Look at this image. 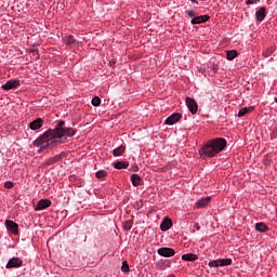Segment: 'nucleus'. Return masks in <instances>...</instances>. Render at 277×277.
<instances>
[{
	"mask_svg": "<svg viewBox=\"0 0 277 277\" xmlns=\"http://www.w3.org/2000/svg\"><path fill=\"white\" fill-rule=\"evenodd\" d=\"M64 124L66 122L64 120L58 121L55 129H50L45 131L41 136L34 141V146L40 147L39 151L47 150V148H55L57 144H60V140L55 138L58 131L64 130Z\"/></svg>",
	"mask_w": 277,
	"mask_h": 277,
	"instance_id": "f257e3e1",
	"label": "nucleus"
},
{
	"mask_svg": "<svg viewBox=\"0 0 277 277\" xmlns=\"http://www.w3.org/2000/svg\"><path fill=\"white\" fill-rule=\"evenodd\" d=\"M226 148V141L224 138H213L208 141L202 148L199 149V155L202 159L215 157Z\"/></svg>",
	"mask_w": 277,
	"mask_h": 277,
	"instance_id": "f03ea898",
	"label": "nucleus"
},
{
	"mask_svg": "<svg viewBox=\"0 0 277 277\" xmlns=\"http://www.w3.org/2000/svg\"><path fill=\"white\" fill-rule=\"evenodd\" d=\"M72 135H75V130L72 128H64L56 133V135L54 136V140H58V144H62V138L64 136L72 137Z\"/></svg>",
	"mask_w": 277,
	"mask_h": 277,
	"instance_id": "7ed1b4c3",
	"label": "nucleus"
},
{
	"mask_svg": "<svg viewBox=\"0 0 277 277\" xmlns=\"http://www.w3.org/2000/svg\"><path fill=\"white\" fill-rule=\"evenodd\" d=\"M186 105L190 111V114H198V103L195 102L192 97H186Z\"/></svg>",
	"mask_w": 277,
	"mask_h": 277,
	"instance_id": "20e7f679",
	"label": "nucleus"
},
{
	"mask_svg": "<svg viewBox=\"0 0 277 277\" xmlns=\"http://www.w3.org/2000/svg\"><path fill=\"white\" fill-rule=\"evenodd\" d=\"M52 202L49 199H41L38 201L37 206L35 207V211H44V209H49Z\"/></svg>",
	"mask_w": 277,
	"mask_h": 277,
	"instance_id": "39448f33",
	"label": "nucleus"
},
{
	"mask_svg": "<svg viewBox=\"0 0 277 277\" xmlns=\"http://www.w3.org/2000/svg\"><path fill=\"white\" fill-rule=\"evenodd\" d=\"M181 118H183V115H181L180 113H174L166 119V124L172 127V124H176V122H179Z\"/></svg>",
	"mask_w": 277,
	"mask_h": 277,
	"instance_id": "423d86ee",
	"label": "nucleus"
},
{
	"mask_svg": "<svg viewBox=\"0 0 277 277\" xmlns=\"http://www.w3.org/2000/svg\"><path fill=\"white\" fill-rule=\"evenodd\" d=\"M158 254L160 255V256H164V258H170V256H174V254H175V251H174V249H172V248H168V247H163V248H159L158 249Z\"/></svg>",
	"mask_w": 277,
	"mask_h": 277,
	"instance_id": "0eeeda50",
	"label": "nucleus"
},
{
	"mask_svg": "<svg viewBox=\"0 0 277 277\" xmlns=\"http://www.w3.org/2000/svg\"><path fill=\"white\" fill-rule=\"evenodd\" d=\"M22 266H23V260L18 258H12L11 260H9L5 267L6 269H12L14 267H22Z\"/></svg>",
	"mask_w": 277,
	"mask_h": 277,
	"instance_id": "6e6552de",
	"label": "nucleus"
},
{
	"mask_svg": "<svg viewBox=\"0 0 277 277\" xmlns=\"http://www.w3.org/2000/svg\"><path fill=\"white\" fill-rule=\"evenodd\" d=\"M5 226L10 233L13 235H18V224H16L14 221L6 220Z\"/></svg>",
	"mask_w": 277,
	"mask_h": 277,
	"instance_id": "1a4fd4ad",
	"label": "nucleus"
},
{
	"mask_svg": "<svg viewBox=\"0 0 277 277\" xmlns=\"http://www.w3.org/2000/svg\"><path fill=\"white\" fill-rule=\"evenodd\" d=\"M21 85L19 80H9L5 84L2 85V90H15V88H18Z\"/></svg>",
	"mask_w": 277,
	"mask_h": 277,
	"instance_id": "9d476101",
	"label": "nucleus"
},
{
	"mask_svg": "<svg viewBox=\"0 0 277 277\" xmlns=\"http://www.w3.org/2000/svg\"><path fill=\"white\" fill-rule=\"evenodd\" d=\"M42 124H44V120L42 118H38L30 122L29 129H31V131H38V129H42Z\"/></svg>",
	"mask_w": 277,
	"mask_h": 277,
	"instance_id": "9b49d317",
	"label": "nucleus"
},
{
	"mask_svg": "<svg viewBox=\"0 0 277 277\" xmlns=\"http://www.w3.org/2000/svg\"><path fill=\"white\" fill-rule=\"evenodd\" d=\"M131 181L134 187H140V185H144V180H142V177L137 173L131 175Z\"/></svg>",
	"mask_w": 277,
	"mask_h": 277,
	"instance_id": "f8f14e48",
	"label": "nucleus"
},
{
	"mask_svg": "<svg viewBox=\"0 0 277 277\" xmlns=\"http://www.w3.org/2000/svg\"><path fill=\"white\" fill-rule=\"evenodd\" d=\"M265 12H267V9H265V6H262L260 8L259 11H256L255 18L256 21H259V23H263V21H265V16H266Z\"/></svg>",
	"mask_w": 277,
	"mask_h": 277,
	"instance_id": "ddd939ff",
	"label": "nucleus"
},
{
	"mask_svg": "<svg viewBox=\"0 0 277 277\" xmlns=\"http://www.w3.org/2000/svg\"><path fill=\"white\" fill-rule=\"evenodd\" d=\"M209 18H211L209 15H200V16L194 17L190 23L192 25H200L201 23H207Z\"/></svg>",
	"mask_w": 277,
	"mask_h": 277,
	"instance_id": "4468645a",
	"label": "nucleus"
},
{
	"mask_svg": "<svg viewBox=\"0 0 277 277\" xmlns=\"http://www.w3.org/2000/svg\"><path fill=\"white\" fill-rule=\"evenodd\" d=\"M170 228H172V220L164 219L160 225V229L166 232V230H170Z\"/></svg>",
	"mask_w": 277,
	"mask_h": 277,
	"instance_id": "2eb2a0df",
	"label": "nucleus"
},
{
	"mask_svg": "<svg viewBox=\"0 0 277 277\" xmlns=\"http://www.w3.org/2000/svg\"><path fill=\"white\" fill-rule=\"evenodd\" d=\"M124 150H127V146L120 145L113 150V155L114 157H120L121 155H124Z\"/></svg>",
	"mask_w": 277,
	"mask_h": 277,
	"instance_id": "dca6fc26",
	"label": "nucleus"
},
{
	"mask_svg": "<svg viewBox=\"0 0 277 277\" xmlns=\"http://www.w3.org/2000/svg\"><path fill=\"white\" fill-rule=\"evenodd\" d=\"M211 202V197L201 198L196 202L198 209H202V207H207Z\"/></svg>",
	"mask_w": 277,
	"mask_h": 277,
	"instance_id": "f3484780",
	"label": "nucleus"
},
{
	"mask_svg": "<svg viewBox=\"0 0 277 277\" xmlns=\"http://www.w3.org/2000/svg\"><path fill=\"white\" fill-rule=\"evenodd\" d=\"M58 161H62V155H56L52 158H49L45 161V166H53L54 163H57Z\"/></svg>",
	"mask_w": 277,
	"mask_h": 277,
	"instance_id": "a211bd4d",
	"label": "nucleus"
},
{
	"mask_svg": "<svg viewBox=\"0 0 277 277\" xmlns=\"http://www.w3.org/2000/svg\"><path fill=\"white\" fill-rule=\"evenodd\" d=\"M255 230H258L259 233H267V230H269V227L265 223H256Z\"/></svg>",
	"mask_w": 277,
	"mask_h": 277,
	"instance_id": "6ab92c4d",
	"label": "nucleus"
},
{
	"mask_svg": "<svg viewBox=\"0 0 277 277\" xmlns=\"http://www.w3.org/2000/svg\"><path fill=\"white\" fill-rule=\"evenodd\" d=\"M182 261H189V262L198 261V255L194 253H186L182 255Z\"/></svg>",
	"mask_w": 277,
	"mask_h": 277,
	"instance_id": "aec40b11",
	"label": "nucleus"
},
{
	"mask_svg": "<svg viewBox=\"0 0 277 277\" xmlns=\"http://www.w3.org/2000/svg\"><path fill=\"white\" fill-rule=\"evenodd\" d=\"M251 111H254V107L253 106L243 107V108H241L239 110L238 118H241L242 116H246V114H250Z\"/></svg>",
	"mask_w": 277,
	"mask_h": 277,
	"instance_id": "412c9836",
	"label": "nucleus"
},
{
	"mask_svg": "<svg viewBox=\"0 0 277 277\" xmlns=\"http://www.w3.org/2000/svg\"><path fill=\"white\" fill-rule=\"evenodd\" d=\"M116 170H127L129 168V162L126 161H118L115 163Z\"/></svg>",
	"mask_w": 277,
	"mask_h": 277,
	"instance_id": "4be33fe9",
	"label": "nucleus"
},
{
	"mask_svg": "<svg viewBox=\"0 0 277 277\" xmlns=\"http://www.w3.org/2000/svg\"><path fill=\"white\" fill-rule=\"evenodd\" d=\"M221 267H226L227 265L233 264L232 259H219Z\"/></svg>",
	"mask_w": 277,
	"mask_h": 277,
	"instance_id": "5701e85b",
	"label": "nucleus"
},
{
	"mask_svg": "<svg viewBox=\"0 0 277 277\" xmlns=\"http://www.w3.org/2000/svg\"><path fill=\"white\" fill-rule=\"evenodd\" d=\"M235 57H237V51L235 50H230V51H227L226 53V58L230 62L233 60H235Z\"/></svg>",
	"mask_w": 277,
	"mask_h": 277,
	"instance_id": "b1692460",
	"label": "nucleus"
},
{
	"mask_svg": "<svg viewBox=\"0 0 277 277\" xmlns=\"http://www.w3.org/2000/svg\"><path fill=\"white\" fill-rule=\"evenodd\" d=\"M276 51V47H271L266 51L263 52L264 57H269Z\"/></svg>",
	"mask_w": 277,
	"mask_h": 277,
	"instance_id": "393cba45",
	"label": "nucleus"
},
{
	"mask_svg": "<svg viewBox=\"0 0 277 277\" xmlns=\"http://www.w3.org/2000/svg\"><path fill=\"white\" fill-rule=\"evenodd\" d=\"M96 179H105L107 176V171L105 170H100L95 173Z\"/></svg>",
	"mask_w": 277,
	"mask_h": 277,
	"instance_id": "a878e982",
	"label": "nucleus"
},
{
	"mask_svg": "<svg viewBox=\"0 0 277 277\" xmlns=\"http://www.w3.org/2000/svg\"><path fill=\"white\" fill-rule=\"evenodd\" d=\"M65 42L67 44H69V47H72V44H75V42H76L75 37L74 36H67L66 39H65Z\"/></svg>",
	"mask_w": 277,
	"mask_h": 277,
	"instance_id": "bb28decb",
	"label": "nucleus"
},
{
	"mask_svg": "<svg viewBox=\"0 0 277 277\" xmlns=\"http://www.w3.org/2000/svg\"><path fill=\"white\" fill-rule=\"evenodd\" d=\"M123 228L124 230H131V228H133V221H126L123 223Z\"/></svg>",
	"mask_w": 277,
	"mask_h": 277,
	"instance_id": "cd10ccee",
	"label": "nucleus"
},
{
	"mask_svg": "<svg viewBox=\"0 0 277 277\" xmlns=\"http://www.w3.org/2000/svg\"><path fill=\"white\" fill-rule=\"evenodd\" d=\"M91 103H92L93 107H98V105H101V97H98V96L93 97Z\"/></svg>",
	"mask_w": 277,
	"mask_h": 277,
	"instance_id": "c85d7f7f",
	"label": "nucleus"
},
{
	"mask_svg": "<svg viewBox=\"0 0 277 277\" xmlns=\"http://www.w3.org/2000/svg\"><path fill=\"white\" fill-rule=\"evenodd\" d=\"M209 267H221L220 265V260H213L211 262H209Z\"/></svg>",
	"mask_w": 277,
	"mask_h": 277,
	"instance_id": "c756f323",
	"label": "nucleus"
},
{
	"mask_svg": "<svg viewBox=\"0 0 277 277\" xmlns=\"http://www.w3.org/2000/svg\"><path fill=\"white\" fill-rule=\"evenodd\" d=\"M121 272H124L126 274L129 272V263L127 261L122 262Z\"/></svg>",
	"mask_w": 277,
	"mask_h": 277,
	"instance_id": "7c9ffc66",
	"label": "nucleus"
},
{
	"mask_svg": "<svg viewBox=\"0 0 277 277\" xmlns=\"http://www.w3.org/2000/svg\"><path fill=\"white\" fill-rule=\"evenodd\" d=\"M4 187L6 189H12V187H14V183L13 182H6V183H4Z\"/></svg>",
	"mask_w": 277,
	"mask_h": 277,
	"instance_id": "2f4dec72",
	"label": "nucleus"
},
{
	"mask_svg": "<svg viewBox=\"0 0 277 277\" xmlns=\"http://www.w3.org/2000/svg\"><path fill=\"white\" fill-rule=\"evenodd\" d=\"M256 1L260 0H246L247 5H253V3H256Z\"/></svg>",
	"mask_w": 277,
	"mask_h": 277,
	"instance_id": "473e14b6",
	"label": "nucleus"
},
{
	"mask_svg": "<svg viewBox=\"0 0 277 277\" xmlns=\"http://www.w3.org/2000/svg\"><path fill=\"white\" fill-rule=\"evenodd\" d=\"M187 14H188V16L190 17V18H194V16H196V12H194V11H188L187 12Z\"/></svg>",
	"mask_w": 277,
	"mask_h": 277,
	"instance_id": "72a5a7b5",
	"label": "nucleus"
},
{
	"mask_svg": "<svg viewBox=\"0 0 277 277\" xmlns=\"http://www.w3.org/2000/svg\"><path fill=\"white\" fill-rule=\"evenodd\" d=\"M194 228H196V230H200V224L195 223V224H194Z\"/></svg>",
	"mask_w": 277,
	"mask_h": 277,
	"instance_id": "f704fd0d",
	"label": "nucleus"
},
{
	"mask_svg": "<svg viewBox=\"0 0 277 277\" xmlns=\"http://www.w3.org/2000/svg\"><path fill=\"white\" fill-rule=\"evenodd\" d=\"M192 3H198V0H190Z\"/></svg>",
	"mask_w": 277,
	"mask_h": 277,
	"instance_id": "c9c22d12",
	"label": "nucleus"
},
{
	"mask_svg": "<svg viewBox=\"0 0 277 277\" xmlns=\"http://www.w3.org/2000/svg\"><path fill=\"white\" fill-rule=\"evenodd\" d=\"M275 103H277V97H275Z\"/></svg>",
	"mask_w": 277,
	"mask_h": 277,
	"instance_id": "e433bc0d",
	"label": "nucleus"
}]
</instances>
